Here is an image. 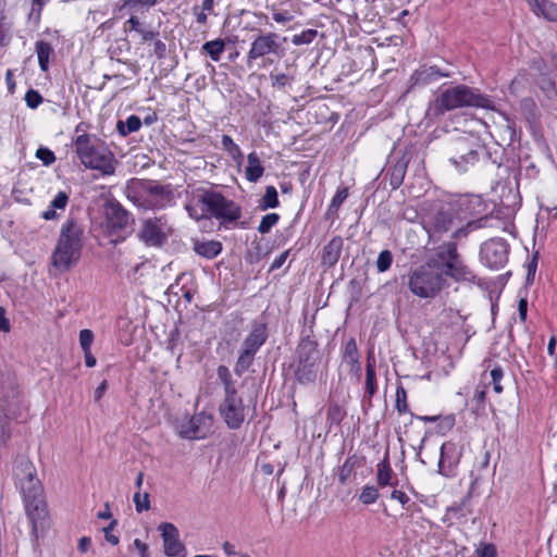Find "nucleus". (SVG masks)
<instances>
[{"instance_id": "obj_54", "label": "nucleus", "mask_w": 557, "mask_h": 557, "mask_svg": "<svg viewBox=\"0 0 557 557\" xmlns=\"http://www.w3.org/2000/svg\"><path fill=\"white\" fill-rule=\"evenodd\" d=\"M134 546L138 549L140 557H149L148 546L146 543L141 542L139 539H135Z\"/></svg>"}, {"instance_id": "obj_31", "label": "nucleus", "mask_w": 557, "mask_h": 557, "mask_svg": "<svg viewBox=\"0 0 557 557\" xmlns=\"http://www.w3.org/2000/svg\"><path fill=\"white\" fill-rule=\"evenodd\" d=\"M408 162H409V159L401 158L394 165L392 173H391V185L393 188H398L403 184Z\"/></svg>"}, {"instance_id": "obj_43", "label": "nucleus", "mask_w": 557, "mask_h": 557, "mask_svg": "<svg viewBox=\"0 0 557 557\" xmlns=\"http://www.w3.org/2000/svg\"><path fill=\"white\" fill-rule=\"evenodd\" d=\"M218 375L224 384L225 393H228L231 391H236L234 387V384L231 380V373L226 367L220 366L218 369Z\"/></svg>"}, {"instance_id": "obj_39", "label": "nucleus", "mask_w": 557, "mask_h": 557, "mask_svg": "<svg viewBox=\"0 0 557 557\" xmlns=\"http://www.w3.org/2000/svg\"><path fill=\"white\" fill-rule=\"evenodd\" d=\"M270 78L274 88L283 89L293 82V76L286 73H271Z\"/></svg>"}, {"instance_id": "obj_11", "label": "nucleus", "mask_w": 557, "mask_h": 557, "mask_svg": "<svg viewBox=\"0 0 557 557\" xmlns=\"http://www.w3.org/2000/svg\"><path fill=\"white\" fill-rule=\"evenodd\" d=\"M26 512L32 522L33 533L38 536L39 532H42L47 527V506L44 502L41 494L25 497Z\"/></svg>"}, {"instance_id": "obj_57", "label": "nucleus", "mask_w": 557, "mask_h": 557, "mask_svg": "<svg viewBox=\"0 0 557 557\" xmlns=\"http://www.w3.org/2000/svg\"><path fill=\"white\" fill-rule=\"evenodd\" d=\"M91 545V540L87 536H83L78 541V550L81 553H86Z\"/></svg>"}, {"instance_id": "obj_19", "label": "nucleus", "mask_w": 557, "mask_h": 557, "mask_svg": "<svg viewBox=\"0 0 557 557\" xmlns=\"http://www.w3.org/2000/svg\"><path fill=\"white\" fill-rule=\"evenodd\" d=\"M461 457V446L453 441L445 442L441 447L440 466L448 462L449 466H455L459 462Z\"/></svg>"}, {"instance_id": "obj_34", "label": "nucleus", "mask_w": 557, "mask_h": 557, "mask_svg": "<svg viewBox=\"0 0 557 557\" xmlns=\"http://www.w3.org/2000/svg\"><path fill=\"white\" fill-rule=\"evenodd\" d=\"M49 0H32L30 11L28 13V20L34 24L38 25L41 18V10Z\"/></svg>"}, {"instance_id": "obj_25", "label": "nucleus", "mask_w": 557, "mask_h": 557, "mask_svg": "<svg viewBox=\"0 0 557 557\" xmlns=\"http://www.w3.org/2000/svg\"><path fill=\"white\" fill-rule=\"evenodd\" d=\"M248 165L246 168V177L249 182H257L263 174V166L256 152H250L247 157Z\"/></svg>"}, {"instance_id": "obj_8", "label": "nucleus", "mask_w": 557, "mask_h": 557, "mask_svg": "<svg viewBox=\"0 0 557 557\" xmlns=\"http://www.w3.org/2000/svg\"><path fill=\"white\" fill-rule=\"evenodd\" d=\"M14 475L24 497L26 495L34 496L41 494V485L36 476V468L28 459L22 458L17 461L14 468Z\"/></svg>"}, {"instance_id": "obj_6", "label": "nucleus", "mask_w": 557, "mask_h": 557, "mask_svg": "<svg viewBox=\"0 0 557 557\" xmlns=\"http://www.w3.org/2000/svg\"><path fill=\"white\" fill-rule=\"evenodd\" d=\"M76 151L82 163L90 169L100 170L106 174L113 172L112 157L109 152L96 148L90 141H77Z\"/></svg>"}, {"instance_id": "obj_40", "label": "nucleus", "mask_w": 557, "mask_h": 557, "mask_svg": "<svg viewBox=\"0 0 557 557\" xmlns=\"http://www.w3.org/2000/svg\"><path fill=\"white\" fill-rule=\"evenodd\" d=\"M278 221V214L276 213H269L264 215L258 226V231L261 234H267L270 232V230L277 223Z\"/></svg>"}, {"instance_id": "obj_36", "label": "nucleus", "mask_w": 557, "mask_h": 557, "mask_svg": "<svg viewBox=\"0 0 557 557\" xmlns=\"http://www.w3.org/2000/svg\"><path fill=\"white\" fill-rule=\"evenodd\" d=\"M133 500L137 512H143L150 509L149 493L145 492L141 494L139 491H137L133 496Z\"/></svg>"}, {"instance_id": "obj_63", "label": "nucleus", "mask_w": 557, "mask_h": 557, "mask_svg": "<svg viewBox=\"0 0 557 557\" xmlns=\"http://www.w3.org/2000/svg\"><path fill=\"white\" fill-rule=\"evenodd\" d=\"M85 356V363L87 367L92 368L96 366V358L91 354V349L83 350Z\"/></svg>"}, {"instance_id": "obj_50", "label": "nucleus", "mask_w": 557, "mask_h": 557, "mask_svg": "<svg viewBox=\"0 0 557 557\" xmlns=\"http://www.w3.org/2000/svg\"><path fill=\"white\" fill-rule=\"evenodd\" d=\"M327 418L338 423L343 418V412L339 406L333 405L327 410Z\"/></svg>"}, {"instance_id": "obj_9", "label": "nucleus", "mask_w": 557, "mask_h": 557, "mask_svg": "<svg viewBox=\"0 0 557 557\" xmlns=\"http://www.w3.org/2000/svg\"><path fill=\"white\" fill-rule=\"evenodd\" d=\"M220 413L231 429H237L245 420V406L236 391L225 393V398L220 405Z\"/></svg>"}, {"instance_id": "obj_52", "label": "nucleus", "mask_w": 557, "mask_h": 557, "mask_svg": "<svg viewBox=\"0 0 557 557\" xmlns=\"http://www.w3.org/2000/svg\"><path fill=\"white\" fill-rule=\"evenodd\" d=\"M392 499L400 503L403 506H405L409 502V497L407 494L403 491H393L391 494Z\"/></svg>"}, {"instance_id": "obj_28", "label": "nucleus", "mask_w": 557, "mask_h": 557, "mask_svg": "<svg viewBox=\"0 0 557 557\" xmlns=\"http://www.w3.org/2000/svg\"><path fill=\"white\" fill-rule=\"evenodd\" d=\"M141 126V121L137 115H129L126 121H117L116 131L120 136L125 137L136 132Z\"/></svg>"}, {"instance_id": "obj_30", "label": "nucleus", "mask_w": 557, "mask_h": 557, "mask_svg": "<svg viewBox=\"0 0 557 557\" xmlns=\"http://www.w3.org/2000/svg\"><path fill=\"white\" fill-rule=\"evenodd\" d=\"M393 471L387 459H383L377 465L376 481L380 486H392Z\"/></svg>"}, {"instance_id": "obj_59", "label": "nucleus", "mask_w": 557, "mask_h": 557, "mask_svg": "<svg viewBox=\"0 0 557 557\" xmlns=\"http://www.w3.org/2000/svg\"><path fill=\"white\" fill-rule=\"evenodd\" d=\"M116 522L113 521L108 528L104 529V532H106V539L108 542H110L111 544L113 545H116L119 543V539L115 536V535H112L110 533V530L113 529V525L115 524Z\"/></svg>"}, {"instance_id": "obj_35", "label": "nucleus", "mask_w": 557, "mask_h": 557, "mask_svg": "<svg viewBox=\"0 0 557 557\" xmlns=\"http://www.w3.org/2000/svg\"><path fill=\"white\" fill-rule=\"evenodd\" d=\"M379 496H380V494H379V491L376 487L367 485L362 488V491L359 495V500L363 505H370V504L375 503L376 499L379 498Z\"/></svg>"}, {"instance_id": "obj_51", "label": "nucleus", "mask_w": 557, "mask_h": 557, "mask_svg": "<svg viewBox=\"0 0 557 557\" xmlns=\"http://www.w3.org/2000/svg\"><path fill=\"white\" fill-rule=\"evenodd\" d=\"M272 17L276 23H282V24H286L294 18L293 15H290L289 13L282 12V11L273 12Z\"/></svg>"}, {"instance_id": "obj_23", "label": "nucleus", "mask_w": 557, "mask_h": 557, "mask_svg": "<svg viewBox=\"0 0 557 557\" xmlns=\"http://www.w3.org/2000/svg\"><path fill=\"white\" fill-rule=\"evenodd\" d=\"M158 0H123L115 4L114 10L121 12L127 9L131 12H143L153 7Z\"/></svg>"}, {"instance_id": "obj_22", "label": "nucleus", "mask_w": 557, "mask_h": 557, "mask_svg": "<svg viewBox=\"0 0 557 557\" xmlns=\"http://www.w3.org/2000/svg\"><path fill=\"white\" fill-rule=\"evenodd\" d=\"M343 360L350 367V371L359 374L360 372V363H359V354L356 345V341L350 338L345 346Z\"/></svg>"}, {"instance_id": "obj_26", "label": "nucleus", "mask_w": 557, "mask_h": 557, "mask_svg": "<svg viewBox=\"0 0 557 557\" xmlns=\"http://www.w3.org/2000/svg\"><path fill=\"white\" fill-rule=\"evenodd\" d=\"M36 53L38 57L39 67L42 72L48 71L49 59L53 53L52 46L47 41H37L36 42Z\"/></svg>"}, {"instance_id": "obj_62", "label": "nucleus", "mask_w": 557, "mask_h": 557, "mask_svg": "<svg viewBox=\"0 0 557 557\" xmlns=\"http://www.w3.org/2000/svg\"><path fill=\"white\" fill-rule=\"evenodd\" d=\"M193 11L196 15V21L199 23V24H206L207 23V14L205 11H199L198 10V7H194L193 8Z\"/></svg>"}, {"instance_id": "obj_2", "label": "nucleus", "mask_w": 557, "mask_h": 557, "mask_svg": "<svg viewBox=\"0 0 557 557\" xmlns=\"http://www.w3.org/2000/svg\"><path fill=\"white\" fill-rule=\"evenodd\" d=\"M463 107L495 109L493 101L487 96L478 92L467 85H458L442 91L436 99L430 103L429 112L435 116H440L446 111Z\"/></svg>"}, {"instance_id": "obj_17", "label": "nucleus", "mask_w": 557, "mask_h": 557, "mask_svg": "<svg viewBox=\"0 0 557 557\" xmlns=\"http://www.w3.org/2000/svg\"><path fill=\"white\" fill-rule=\"evenodd\" d=\"M343 247L341 237L332 238L323 248L322 263L326 267H333L339 259Z\"/></svg>"}, {"instance_id": "obj_45", "label": "nucleus", "mask_w": 557, "mask_h": 557, "mask_svg": "<svg viewBox=\"0 0 557 557\" xmlns=\"http://www.w3.org/2000/svg\"><path fill=\"white\" fill-rule=\"evenodd\" d=\"M25 101L30 109H36L42 102V97L37 90L29 89L25 94Z\"/></svg>"}, {"instance_id": "obj_5", "label": "nucleus", "mask_w": 557, "mask_h": 557, "mask_svg": "<svg viewBox=\"0 0 557 557\" xmlns=\"http://www.w3.org/2000/svg\"><path fill=\"white\" fill-rule=\"evenodd\" d=\"M286 41L285 37H281L273 32L264 33L258 29V34L253 37L250 49L246 55L248 66L253 62L261 60L263 65L271 64L274 58L280 59L284 55L285 49L283 42Z\"/></svg>"}, {"instance_id": "obj_61", "label": "nucleus", "mask_w": 557, "mask_h": 557, "mask_svg": "<svg viewBox=\"0 0 557 557\" xmlns=\"http://www.w3.org/2000/svg\"><path fill=\"white\" fill-rule=\"evenodd\" d=\"M259 471L264 475H272L274 472V467L270 462H261L259 465Z\"/></svg>"}, {"instance_id": "obj_56", "label": "nucleus", "mask_w": 557, "mask_h": 557, "mask_svg": "<svg viewBox=\"0 0 557 557\" xmlns=\"http://www.w3.org/2000/svg\"><path fill=\"white\" fill-rule=\"evenodd\" d=\"M519 317L521 321H524L527 318L528 302L527 299L521 298L518 304Z\"/></svg>"}, {"instance_id": "obj_44", "label": "nucleus", "mask_w": 557, "mask_h": 557, "mask_svg": "<svg viewBox=\"0 0 557 557\" xmlns=\"http://www.w3.org/2000/svg\"><path fill=\"white\" fill-rule=\"evenodd\" d=\"M539 86L545 92L547 98H549V99L557 98V88L553 81L543 77L539 82Z\"/></svg>"}, {"instance_id": "obj_13", "label": "nucleus", "mask_w": 557, "mask_h": 557, "mask_svg": "<svg viewBox=\"0 0 557 557\" xmlns=\"http://www.w3.org/2000/svg\"><path fill=\"white\" fill-rule=\"evenodd\" d=\"M447 260L441 263L443 275L456 281H468L471 277L470 270L458 259L457 248L454 244L447 245Z\"/></svg>"}, {"instance_id": "obj_32", "label": "nucleus", "mask_w": 557, "mask_h": 557, "mask_svg": "<svg viewBox=\"0 0 557 557\" xmlns=\"http://www.w3.org/2000/svg\"><path fill=\"white\" fill-rule=\"evenodd\" d=\"M367 373H366V391L369 396H373L376 392V377L374 371V360L371 356H368L367 360Z\"/></svg>"}, {"instance_id": "obj_37", "label": "nucleus", "mask_w": 557, "mask_h": 557, "mask_svg": "<svg viewBox=\"0 0 557 557\" xmlns=\"http://www.w3.org/2000/svg\"><path fill=\"white\" fill-rule=\"evenodd\" d=\"M253 356L255 354L250 352L249 350H246L243 348L238 359H237V363H236V367H235V371L240 374L243 373L244 371H246L248 369V367L250 366L252 359H253Z\"/></svg>"}, {"instance_id": "obj_21", "label": "nucleus", "mask_w": 557, "mask_h": 557, "mask_svg": "<svg viewBox=\"0 0 557 557\" xmlns=\"http://www.w3.org/2000/svg\"><path fill=\"white\" fill-rule=\"evenodd\" d=\"M194 250L207 259L215 258L222 250V244L218 240L195 242Z\"/></svg>"}, {"instance_id": "obj_29", "label": "nucleus", "mask_w": 557, "mask_h": 557, "mask_svg": "<svg viewBox=\"0 0 557 557\" xmlns=\"http://www.w3.org/2000/svg\"><path fill=\"white\" fill-rule=\"evenodd\" d=\"M201 49L211 58L212 61L218 62L224 52L225 44L222 39H214L205 42Z\"/></svg>"}, {"instance_id": "obj_58", "label": "nucleus", "mask_w": 557, "mask_h": 557, "mask_svg": "<svg viewBox=\"0 0 557 557\" xmlns=\"http://www.w3.org/2000/svg\"><path fill=\"white\" fill-rule=\"evenodd\" d=\"M288 256V251H284L283 253H281L273 262H272V265H271V269L272 270H275V269H278L281 268L284 262L286 261V258Z\"/></svg>"}, {"instance_id": "obj_60", "label": "nucleus", "mask_w": 557, "mask_h": 557, "mask_svg": "<svg viewBox=\"0 0 557 557\" xmlns=\"http://www.w3.org/2000/svg\"><path fill=\"white\" fill-rule=\"evenodd\" d=\"M166 46L161 40L154 41V53L158 55V58H162L165 53Z\"/></svg>"}, {"instance_id": "obj_7", "label": "nucleus", "mask_w": 557, "mask_h": 557, "mask_svg": "<svg viewBox=\"0 0 557 557\" xmlns=\"http://www.w3.org/2000/svg\"><path fill=\"white\" fill-rule=\"evenodd\" d=\"M299 364L297 372L300 381H312L314 379L313 368L319 360L317 344L310 339H304L297 349Z\"/></svg>"}, {"instance_id": "obj_1", "label": "nucleus", "mask_w": 557, "mask_h": 557, "mask_svg": "<svg viewBox=\"0 0 557 557\" xmlns=\"http://www.w3.org/2000/svg\"><path fill=\"white\" fill-rule=\"evenodd\" d=\"M83 249V227L69 219L61 226L59 239L51 256V265L59 272H66L77 264Z\"/></svg>"}, {"instance_id": "obj_3", "label": "nucleus", "mask_w": 557, "mask_h": 557, "mask_svg": "<svg viewBox=\"0 0 557 557\" xmlns=\"http://www.w3.org/2000/svg\"><path fill=\"white\" fill-rule=\"evenodd\" d=\"M186 210L195 220H200L211 214L223 222H233L240 216L238 206L221 194L211 190L202 191L194 197L191 202L186 206Z\"/></svg>"}, {"instance_id": "obj_46", "label": "nucleus", "mask_w": 557, "mask_h": 557, "mask_svg": "<svg viewBox=\"0 0 557 557\" xmlns=\"http://www.w3.org/2000/svg\"><path fill=\"white\" fill-rule=\"evenodd\" d=\"M94 342V333L90 330L84 329L79 332V345L83 350L91 349Z\"/></svg>"}, {"instance_id": "obj_18", "label": "nucleus", "mask_w": 557, "mask_h": 557, "mask_svg": "<svg viewBox=\"0 0 557 557\" xmlns=\"http://www.w3.org/2000/svg\"><path fill=\"white\" fill-rule=\"evenodd\" d=\"M267 339V330L263 324L256 325L250 334L246 337L243 344V348L249 350L252 354L259 349V347Z\"/></svg>"}, {"instance_id": "obj_4", "label": "nucleus", "mask_w": 557, "mask_h": 557, "mask_svg": "<svg viewBox=\"0 0 557 557\" xmlns=\"http://www.w3.org/2000/svg\"><path fill=\"white\" fill-rule=\"evenodd\" d=\"M446 284L441 263L434 259L410 271L408 287L421 298H434Z\"/></svg>"}, {"instance_id": "obj_53", "label": "nucleus", "mask_w": 557, "mask_h": 557, "mask_svg": "<svg viewBox=\"0 0 557 557\" xmlns=\"http://www.w3.org/2000/svg\"><path fill=\"white\" fill-rule=\"evenodd\" d=\"M144 41L152 40L157 37L158 32H154L152 29H146L140 27V29L137 32Z\"/></svg>"}, {"instance_id": "obj_33", "label": "nucleus", "mask_w": 557, "mask_h": 557, "mask_svg": "<svg viewBox=\"0 0 557 557\" xmlns=\"http://www.w3.org/2000/svg\"><path fill=\"white\" fill-rule=\"evenodd\" d=\"M278 205L277 191L275 187L268 186L265 194L260 201V208L265 210L268 208H275Z\"/></svg>"}, {"instance_id": "obj_47", "label": "nucleus", "mask_w": 557, "mask_h": 557, "mask_svg": "<svg viewBox=\"0 0 557 557\" xmlns=\"http://www.w3.org/2000/svg\"><path fill=\"white\" fill-rule=\"evenodd\" d=\"M503 376H504V372H503L502 368H499V367H496L491 371L493 388L497 394L503 392V386L500 385V381H502Z\"/></svg>"}, {"instance_id": "obj_38", "label": "nucleus", "mask_w": 557, "mask_h": 557, "mask_svg": "<svg viewBox=\"0 0 557 557\" xmlns=\"http://www.w3.org/2000/svg\"><path fill=\"white\" fill-rule=\"evenodd\" d=\"M317 34H318V32L315 29L304 30L300 34L294 35L292 38V42L295 46L311 44L313 41V39L315 38Z\"/></svg>"}, {"instance_id": "obj_16", "label": "nucleus", "mask_w": 557, "mask_h": 557, "mask_svg": "<svg viewBox=\"0 0 557 557\" xmlns=\"http://www.w3.org/2000/svg\"><path fill=\"white\" fill-rule=\"evenodd\" d=\"M128 222L127 212L117 202L109 201L104 207V223L110 232L123 230Z\"/></svg>"}, {"instance_id": "obj_20", "label": "nucleus", "mask_w": 557, "mask_h": 557, "mask_svg": "<svg viewBox=\"0 0 557 557\" xmlns=\"http://www.w3.org/2000/svg\"><path fill=\"white\" fill-rule=\"evenodd\" d=\"M449 76V72L441 71L437 66L421 67L420 70L416 71L413 75L416 83L422 85L436 81L438 77Z\"/></svg>"}, {"instance_id": "obj_49", "label": "nucleus", "mask_w": 557, "mask_h": 557, "mask_svg": "<svg viewBox=\"0 0 557 557\" xmlns=\"http://www.w3.org/2000/svg\"><path fill=\"white\" fill-rule=\"evenodd\" d=\"M347 196H348L347 188L337 190V193L335 194V196L333 197V199L331 201V207L334 209L339 208V206L344 202V200L347 198Z\"/></svg>"}, {"instance_id": "obj_41", "label": "nucleus", "mask_w": 557, "mask_h": 557, "mask_svg": "<svg viewBox=\"0 0 557 557\" xmlns=\"http://www.w3.org/2000/svg\"><path fill=\"white\" fill-rule=\"evenodd\" d=\"M393 261V256L389 250H383L380 252L376 260V268L379 272H385L389 269Z\"/></svg>"}, {"instance_id": "obj_64", "label": "nucleus", "mask_w": 557, "mask_h": 557, "mask_svg": "<svg viewBox=\"0 0 557 557\" xmlns=\"http://www.w3.org/2000/svg\"><path fill=\"white\" fill-rule=\"evenodd\" d=\"M126 24H129L131 29L135 30V32H138L140 29V27H141L139 20L136 16H134V15H132L129 17V20L126 22Z\"/></svg>"}, {"instance_id": "obj_12", "label": "nucleus", "mask_w": 557, "mask_h": 557, "mask_svg": "<svg viewBox=\"0 0 557 557\" xmlns=\"http://www.w3.org/2000/svg\"><path fill=\"white\" fill-rule=\"evenodd\" d=\"M168 226L162 219H147L138 233L139 238L148 246L159 247L166 240Z\"/></svg>"}, {"instance_id": "obj_10", "label": "nucleus", "mask_w": 557, "mask_h": 557, "mask_svg": "<svg viewBox=\"0 0 557 557\" xmlns=\"http://www.w3.org/2000/svg\"><path fill=\"white\" fill-rule=\"evenodd\" d=\"M158 530L163 542V553L168 557H186L187 548L180 539L178 529L171 522H162Z\"/></svg>"}, {"instance_id": "obj_14", "label": "nucleus", "mask_w": 557, "mask_h": 557, "mask_svg": "<svg viewBox=\"0 0 557 557\" xmlns=\"http://www.w3.org/2000/svg\"><path fill=\"white\" fill-rule=\"evenodd\" d=\"M211 426L210 417L205 413H198L188 419L181 425V436L189 440L205 437Z\"/></svg>"}, {"instance_id": "obj_24", "label": "nucleus", "mask_w": 557, "mask_h": 557, "mask_svg": "<svg viewBox=\"0 0 557 557\" xmlns=\"http://www.w3.org/2000/svg\"><path fill=\"white\" fill-rule=\"evenodd\" d=\"M69 201V196L65 191H59L55 197L52 199L50 208L42 213V218L45 220H54L59 215L57 214L58 210H64Z\"/></svg>"}, {"instance_id": "obj_15", "label": "nucleus", "mask_w": 557, "mask_h": 557, "mask_svg": "<svg viewBox=\"0 0 557 557\" xmlns=\"http://www.w3.org/2000/svg\"><path fill=\"white\" fill-rule=\"evenodd\" d=\"M481 253L492 268H499L507 261V246L502 239L486 242L481 248Z\"/></svg>"}, {"instance_id": "obj_27", "label": "nucleus", "mask_w": 557, "mask_h": 557, "mask_svg": "<svg viewBox=\"0 0 557 557\" xmlns=\"http://www.w3.org/2000/svg\"><path fill=\"white\" fill-rule=\"evenodd\" d=\"M532 12L537 16H543L547 21H557V5L548 0H541L539 7H535V10H532Z\"/></svg>"}, {"instance_id": "obj_55", "label": "nucleus", "mask_w": 557, "mask_h": 557, "mask_svg": "<svg viewBox=\"0 0 557 557\" xmlns=\"http://www.w3.org/2000/svg\"><path fill=\"white\" fill-rule=\"evenodd\" d=\"M10 330L9 320L5 318V311L0 307V331L8 332Z\"/></svg>"}, {"instance_id": "obj_48", "label": "nucleus", "mask_w": 557, "mask_h": 557, "mask_svg": "<svg viewBox=\"0 0 557 557\" xmlns=\"http://www.w3.org/2000/svg\"><path fill=\"white\" fill-rule=\"evenodd\" d=\"M36 157L42 161L45 165H50L54 162L55 157L52 151L47 148H39L36 151Z\"/></svg>"}, {"instance_id": "obj_42", "label": "nucleus", "mask_w": 557, "mask_h": 557, "mask_svg": "<svg viewBox=\"0 0 557 557\" xmlns=\"http://www.w3.org/2000/svg\"><path fill=\"white\" fill-rule=\"evenodd\" d=\"M396 408L399 413L408 411L407 392L403 386H398L396 389Z\"/></svg>"}]
</instances>
